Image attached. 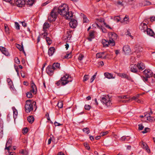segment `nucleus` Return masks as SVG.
I'll use <instances>...</instances> for the list:
<instances>
[{
  "instance_id": "nucleus-1",
  "label": "nucleus",
  "mask_w": 155,
  "mask_h": 155,
  "mask_svg": "<svg viewBox=\"0 0 155 155\" xmlns=\"http://www.w3.org/2000/svg\"><path fill=\"white\" fill-rule=\"evenodd\" d=\"M56 9L58 14H60L63 16H65L67 19L69 20L71 18L73 17L72 13L71 12H68V7L66 4H63L59 6L58 8H56Z\"/></svg>"
},
{
  "instance_id": "nucleus-2",
  "label": "nucleus",
  "mask_w": 155,
  "mask_h": 155,
  "mask_svg": "<svg viewBox=\"0 0 155 155\" xmlns=\"http://www.w3.org/2000/svg\"><path fill=\"white\" fill-rule=\"evenodd\" d=\"M109 40V41H107L104 40L106 43L105 44H104V46H108V45L110 46H114L115 45L114 41L116 40L117 38V35L114 32H110L108 33Z\"/></svg>"
},
{
  "instance_id": "nucleus-3",
  "label": "nucleus",
  "mask_w": 155,
  "mask_h": 155,
  "mask_svg": "<svg viewBox=\"0 0 155 155\" xmlns=\"http://www.w3.org/2000/svg\"><path fill=\"white\" fill-rule=\"evenodd\" d=\"M36 103L35 101L32 102L31 100H28L26 101V103L25 105V111L26 113H29L31 111L33 110V105L35 106Z\"/></svg>"
},
{
  "instance_id": "nucleus-4",
  "label": "nucleus",
  "mask_w": 155,
  "mask_h": 155,
  "mask_svg": "<svg viewBox=\"0 0 155 155\" xmlns=\"http://www.w3.org/2000/svg\"><path fill=\"white\" fill-rule=\"evenodd\" d=\"M58 15L56 8H54L51 12L50 14L48 16V20L51 22L54 21L56 19Z\"/></svg>"
},
{
  "instance_id": "nucleus-5",
  "label": "nucleus",
  "mask_w": 155,
  "mask_h": 155,
  "mask_svg": "<svg viewBox=\"0 0 155 155\" xmlns=\"http://www.w3.org/2000/svg\"><path fill=\"white\" fill-rule=\"evenodd\" d=\"M101 101L103 104H105L107 106H110L112 104L111 99L108 95H104L101 97Z\"/></svg>"
},
{
  "instance_id": "nucleus-6",
  "label": "nucleus",
  "mask_w": 155,
  "mask_h": 155,
  "mask_svg": "<svg viewBox=\"0 0 155 155\" xmlns=\"http://www.w3.org/2000/svg\"><path fill=\"white\" fill-rule=\"evenodd\" d=\"M61 81L62 85H64L67 84L69 82H71L72 81V79L69 75L65 74L63 77L61 78Z\"/></svg>"
},
{
  "instance_id": "nucleus-7",
  "label": "nucleus",
  "mask_w": 155,
  "mask_h": 155,
  "mask_svg": "<svg viewBox=\"0 0 155 155\" xmlns=\"http://www.w3.org/2000/svg\"><path fill=\"white\" fill-rule=\"evenodd\" d=\"M143 74L146 77L150 78L153 76V72L149 69H146L143 71Z\"/></svg>"
},
{
  "instance_id": "nucleus-8",
  "label": "nucleus",
  "mask_w": 155,
  "mask_h": 155,
  "mask_svg": "<svg viewBox=\"0 0 155 155\" xmlns=\"http://www.w3.org/2000/svg\"><path fill=\"white\" fill-rule=\"evenodd\" d=\"M151 111L150 113H145L144 117H146L147 120L150 122H152L154 120V119L153 117H151L150 115L152 114Z\"/></svg>"
},
{
  "instance_id": "nucleus-9",
  "label": "nucleus",
  "mask_w": 155,
  "mask_h": 155,
  "mask_svg": "<svg viewBox=\"0 0 155 155\" xmlns=\"http://www.w3.org/2000/svg\"><path fill=\"white\" fill-rule=\"evenodd\" d=\"M54 69L53 68V66L51 65H49L47 67L46 71L48 74L50 75H52L53 74Z\"/></svg>"
},
{
  "instance_id": "nucleus-10",
  "label": "nucleus",
  "mask_w": 155,
  "mask_h": 155,
  "mask_svg": "<svg viewBox=\"0 0 155 155\" xmlns=\"http://www.w3.org/2000/svg\"><path fill=\"white\" fill-rule=\"evenodd\" d=\"M71 20L69 23L70 27L72 28H75L76 27L77 25V21L73 19H71V18L69 20Z\"/></svg>"
},
{
  "instance_id": "nucleus-11",
  "label": "nucleus",
  "mask_w": 155,
  "mask_h": 155,
  "mask_svg": "<svg viewBox=\"0 0 155 155\" xmlns=\"http://www.w3.org/2000/svg\"><path fill=\"white\" fill-rule=\"evenodd\" d=\"M139 28L142 31L145 32L148 28L147 25L145 23H141L140 25Z\"/></svg>"
},
{
  "instance_id": "nucleus-12",
  "label": "nucleus",
  "mask_w": 155,
  "mask_h": 155,
  "mask_svg": "<svg viewBox=\"0 0 155 155\" xmlns=\"http://www.w3.org/2000/svg\"><path fill=\"white\" fill-rule=\"evenodd\" d=\"M25 4V0H17L15 2L16 5L19 7H22Z\"/></svg>"
},
{
  "instance_id": "nucleus-13",
  "label": "nucleus",
  "mask_w": 155,
  "mask_h": 155,
  "mask_svg": "<svg viewBox=\"0 0 155 155\" xmlns=\"http://www.w3.org/2000/svg\"><path fill=\"white\" fill-rule=\"evenodd\" d=\"M31 89L30 91L32 92L34 94L36 93L37 88L36 85L33 82L31 83Z\"/></svg>"
},
{
  "instance_id": "nucleus-14",
  "label": "nucleus",
  "mask_w": 155,
  "mask_h": 155,
  "mask_svg": "<svg viewBox=\"0 0 155 155\" xmlns=\"http://www.w3.org/2000/svg\"><path fill=\"white\" fill-rule=\"evenodd\" d=\"M118 75L122 78H125L128 80L132 81L130 77L125 73H118Z\"/></svg>"
},
{
  "instance_id": "nucleus-15",
  "label": "nucleus",
  "mask_w": 155,
  "mask_h": 155,
  "mask_svg": "<svg viewBox=\"0 0 155 155\" xmlns=\"http://www.w3.org/2000/svg\"><path fill=\"white\" fill-rule=\"evenodd\" d=\"M12 143V138L10 137L7 142L6 145V147L5 149H7L9 150V148L11 146Z\"/></svg>"
},
{
  "instance_id": "nucleus-16",
  "label": "nucleus",
  "mask_w": 155,
  "mask_h": 155,
  "mask_svg": "<svg viewBox=\"0 0 155 155\" xmlns=\"http://www.w3.org/2000/svg\"><path fill=\"white\" fill-rule=\"evenodd\" d=\"M137 68L140 70L142 71L145 68V66L143 63L139 62L137 64Z\"/></svg>"
},
{
  "instance_id": "nucleus-17",
  "label": "nucleus",
  "mask_w": 155,
  "mask_h": 155,
  "mask_svg": "<svg viewBox=\"0 0 155 155\" xmlns=\"http://www.w3.org/2000/svg\"><path fill=\"white\" fill-rule=\"evenodd\" d=\"M130 68L131 72L134 73H136L137 72V65L132 64L130 65Z\"/></svg>"
},
{
  "instance_id": "nucleus-18",
  "label": "nucleus",
  "mask_w": 155,
  "mask_h": 155,
  "mask_svg": "<svg viewBox=\"0 0 155 155\" xmlns=\"http://www.w3.org/2000/svg\"><path fill=\"white\" fill-rule=\"evenodd\" d=\"M94 31H91L89 33V37L87 38L89 41H91L92 39L94 38Z\"/></svg>"
},
{
  "instance_id": "nucleus-19",
  "label": "nucleus",
  "mask_w": 155,
  "mask_h": 155,
  "mask_svg": "<svg viewBox=\"0 0 155 155\" xmlns=\"http://www.w3.org/2000/svg\"><path fill=\"white\" fill-rule=\"evenodd\" d=\"M105 77L108 79H114L115 77H113L112 74L108 72H105L104 74Z\"/></svg>"
},
{
  "instance_id": "nucleus-20",
  "label": "nucleus",
  "mask_w": 155,
  "mask_h": 155,
  "mask_svg": "<svg viewBox=\"0 0 155 155\" xmlns=\"http://www.w3.org/2000/svg\"><path fill=\"white\" fill-rule=\"evenodd\" d=\"M97 20L99 22L102 23L103 22L104 23V25L107 28L111 29V28L110 27V26L107 25L105 22L104 21V19L103 18H99L97 19Z\"/></svg>"
},
{
  "instance_id": "nucleus-21",
  "label": "nucleus",
  "mask_w": 155,
  "mask_h": 155,
  "mask_svg": "<svg viewBox=\"0 0 155 155\" xmlns=\"http://www.w3.org/2000/svg\"><path fill=\"white\" fill-rule=\"evenodd\" d=\"M0 51L6 56H8L9 55V53L8 49H0Z\"/></svg>"
},
{
  "instance_id": "nucleus-22",
  "label": "nucleus",
  "mask_w": 155,
  "mask_h": 155,
  "mask_svg": "<svg viewBox=\"0 0 155 155\" xmlns=\"http://www.w3.org/2000/svg\"><path fill=\"white\" fill-rule=\"evenodd\" d=\"M123 53L126 55L130 54L132 53L131 49H122Z\"/></svg>"
},
{
  "instance_id": "nucleus-23",
  "label": "nucleus",
  "mask_w": 155,
  "mask_h": 155,
  "mask_svg": "<svg viewBox=\"0 0 155 155\" xmlns=\"http://www.w3.org/2000/svg\"><path fill=\"white\" fill-rule=\"evenodd\" d=\"M147 34L151 36H153L154 34L153 30L150 28H148L146 31Z\"/></svg>"
},
{
  "instance_id": "nucleus-24",
  "label": "nucleus",
  "mask_w": 155,
  "mask_h": 155,
  "mask_svg": "<svg viewBox=\"0 0 155 155\" xmlns=\"http://www.w3.org/2000/svg\"><path fill=\"white\" fill-rule=\"evenodd\" d=\"M7 81L8 83L9 87L11 90L13 89V85L12 81L10 79L8 78L7 80Z\"/></svg>"
},
{
  "instance_id": "nucleus-25",
  "label": "nucleus",
  "mask_w": 155,
  "mask_h": 155,
  "mask_svg": "<svg viewBox=\"0 0 155 155\" xmlns=\"http://www.w3.org/2000/svg\"><path fill=\"white\" fill-rule=\"evenodd\" d=\"M142 147L143 148L146 150L148 153L150 152V150L149 149H148V147L146 143H143L142 144Z\"/></svg>"
},
{
  "instance_id": "nucleus-26",
  "label": "nucleus",
  "mask_w": 155,
  "mask_h": 155,
  "mask_svg": "<svg viewBox=\"0 0 155 155\" xmlns=\"http://www.w3.org/2000/svg\"><path fill=\"white\" fill-rule=\"evenodd\" d=\"M130 139V137L128 136H125L122 137L120 139V140L122 141H128Z\"/></svg>"
},
{
  "instance_id": "nucleus-27",
  "label": "nucleus",
  "mask_w": 155,
  "mask_h": 155,
  "mask_svg": "<svg viewBox=\"0 0 155 155\" xmlns=\"http://www.w3.org/2000/svg\"><path fill=\"white\" fill-rule=\"evenodd\" d=\"M60 64L58 63H54L52 65L53 68L54 69H60Z\"/></svg>"
},
{
  "instance_id": "nucleus-28",
  "label": "nucleus",
  "mask_w": 155,
  "mask_h": 155,
  "mask_svg": "<svg viewBox=\"0 0 155 155\" xmlns=\"http://www.w3.org/2000/svg\"><path fill=\"white\" fill-rule=\"evenodd\" d=\"M50 26L49 23L46 22L45 23L43 26V31H46L47 29L49 28Z\"/></svg>"
},
{
  "instance_id": "nucleus-29",
  "label": "nucleus",
  "mask_w": 155,
  "mask_h": 155,
  "mask_svg": "<svg viewBox=\"0 0 155 155\" xmlns=\"http://www.w3.org/2000/svg\"><path fill=\"white\" fill-rule=\"evenodd\" d=\"M35 0H26L25 3L30 6H31L34 3Z\"/></svg>"
},
{
  "instance_id": "nucleus-30",
  "label": "nucleus",
  "mask_w": 155,
  "mask_h": 155,
  "mask_svg": "<svg viewBox=\"0 0 155 155\" xmlns=\"http://www.w3.org/2000/svg\"><path fill=\"white\" fill-rule=\"evenodd\" d=\"M27 120L29 123H32L34 121V118L32 116H29L27 117Z\"/></svg>"
},
{
  "instance_id": "nucleus-31",
  "label": "nucleus",
  "mask_w": 155,
  "mask_h": 155,
  "mask_svg": "<svg viewBox=\"0 0 155 155\" xmlns=\"http://www.w3.org/2000/svg\"><path fill=\"white\" fill-rule=\"evenodd\" d=\"M55 51V49H48V54L50 56L53 55Z\"/></svg>"
},
{
  "instance_id": "nucleus-32",
  "label": "nucleus",
  "mask_w": 155,
  "mask_h": 155,
  "mask_svg": "<svg viewBox=\"0 0 155 155\" xmlns=\"http://www.w3.org/2000/svg\"><path fill=\"white\" fill-rule=\"evenodd\" d=\"M71 31H69L67 32V35H68L66 36V38L68 40H69L71 38Z\"/></svg>"
},
{
  "instance_id": "nucleus-33",
  "label": "nucleus",
  "mask_w": 155,
  "mask_h": 155,
  "mask_svg": "<svg viewBox=\"0 0 155 155\" xmlns=\"http://www.w3.org/2000/svg\"><path fill=\"white\" fill-rule=\"evenodd\" d=\"M71 52L69 53H67L63 57V58H70L72 56L71 55Z\"/></svg>"
},
{
  "instance_id": "nucleus-34",
  "label": "nucleus",
  "mask_w": 155,
  "mask_h": 155,
  "mask_svg": "<svg viewBox=\"0 0 155 155\" xmlns=\"http://www.w3.org/2000/svg\"><path fill=\"white\" fill-rule=\"evenodd\" d=\"M46 40L48 45H50L52 43V41L51 39L49 37H46Z\"/></svg>"
},
{
  "instance_id": "nucleus-35",
  "label": "nucleus",
  "mask_w": 155,
  "mask_h": 155,
  "mask_svg": "<svg viewBox=\"0 0 155 155\" xmlns=\"http://www.w3.org/2000/svg\"><path fill=\"white\" fill-rule=\"evenodd\" d=\"M141 77L142 80L145 82H147L148 80V78H149V77H146L145 76H141Z\"/></svg>"
},
{
  "instance_id": "nucleus-36",
  "label": "nucleus",
  "mask_w": 155,
  "mask_h": 155,
  "mask_svg": "<svg viewBox=\"0 0 155 155\" xmlns=\"http://www.w3.org/2000/svg\"><path fill=\"white\" fill-rule=\"evenodd\" d=\"M57 105L58 107L60 108H62L63 106V103L61 101H59Z\"/></svg>"
},
{
  "instance_id": "nucleus-37",
  "label": "nucleus",
  "mask_w": 155,
  "mask_h": 155,
  "mask_svg": "<svg viewBox=\"0 0 155 155\" xmlns=\"http://www.w3.org/2000/svg\"><path fill=\"white\" fill-rule=\"evenodd\" d=\"M32 92L30 91L27 92L26 93V96L28 98H31L32 97Z\"/></svg>"
},
{
  "instance_id": "nucleus-38",
  "label": "nucleus",
  "mask_w": 155,
  "mask_h": 155,
  "mask_svg": "<svg viewBox=\"0 0 155 155\" xmlns=\"http://www.w3.org/2000/svg\"><path fill=\"white\" fill-rule=\"evenodd\" d=\"M98 28L99 29H100L102 31L103 33H106L107 32L105 28H102L99 25L97 24H96Z\"/></svg>"
},
{
  "instance_id": "nucleus-39",
  "label": "nucleus",
  "mask_w": 155,
  "mask_h": 155,
  "mask_svg": "<svg viewBox=\"0 0 155 155\" xmlns=\"http://www.w3.org/2000/svg\"><path fill=\"white\" fill-rule=\"evenodd\" d=\"M83 130L84 132H85L87 134H88L90 133V130L89 128L87 127L84 128L83 129Z\"/></svg>"
},
{
  "instance_id": "nucleus-40",
  "label": "nucleus",
  "mask_w": 155,
  "mask_h": 155,
  "mask_svg": "<svg viewBox=\"0 0 155 155\" xmlns=\"http://www.w3.org/2000/svg\"><path fill=\"white\" fill-rule=\"evenodd\" d=\"M15 27L16 29L19 30L20 29V25L17 22L15 23Z\"/></svg>"
},
{
  "instance_id": "nucleus-41",
  "label": "nucleus",
  "mask_w": 155,
  "mask_h": 155,
  "mask_svg": "<svg viewBox=\"0 0 155 155\" xmlns=\"http://www.w3.org/2000/svg\"><path fill=\"white\" fill-rule=\"evenodd\" d=\"M97 74V72H96L95 73V74L92 77V78H91V79H90L91 83H92L94 81V80L96 78Z\"/></svg>"
},
{
  "instance_id": "nucleus-42",
  "label": "nucleus",
  "mask_w": 155,
  "mask_h": 155,
  "mask_svg": "<svg viewBox=\"0 0 155 155\" xmlns=\"http://www.w3.org/2000/svg\"><path fill=\"white\" fill-rule=\"evenodd\" d=\"M114 19V21L118 22L120 20V18L119 16H116L115 17Z\"/></svg>"
},
{
  "instance_id": "nucleus-43",
  "label": "nucleus",
  "mask_w": 155,
  "mask_h": 155,
  "mask_svg": "<svg viewBox=\"0 0 155 155\" xmlns=\"http://www.w3.org/2000/svg\"><path fill=\"white\" fill-rule=\"evenodd\" d=\"M84 58V56L83 54H80L78 57V59L79 61H81Z\"/></svg>"
},
{
  "instance_id": "nucleus-44",
  "label": "nucleus",
  "mask_w": 155,
  "mask_h": 155,
  "mask_svg": "<svg viewBox=\"0 0 155 155\" xmlns=\"http://www.w3.org/2000/svg\"><path fill=\"white\" fill-rule=\"evenodd\" d=\"M150 131V129L148 127H146L145 128L144 130L142 131V133L143 134L147 133L148 131Z\"/></svg>"
},
{
  "instance_id": "nucleus-45",
  "label": "nucleus",
  "mask_w": 155,
  "mask_h": 155,
  "mask_svg": "<svg viewBox=\"0 0 155 155\" xmlns=\"http://www.w3.org/2000/svg\"><path fill=\"white\" fill-rule=\"evenodd\" d=\"M128 16L127 15H126L125 17L124 18V21L125 23H127L128 22Z\"/></svg>"
},
{
  "instance_id": "nucleus-46",
  "label": "nucleus",
  "mask_w": 155,
  "mask_h": 155,
  "mask_svg": "<svg viewBox=\"0 0 155 155\" xmlns=\"http://www.w3.org/2000/svg\"><path fill=\"white\" fill-rule=\"evenodd\" d=\"M15 62L17 64H19L20 63V61L17 57H15L14 59Z\"/></svg>"
},
{
  "instance_id": "nucleus-47",
  "label": "nucleus",
  "mask_w": 155,
  "mask_h": 155,
  "mask_svg": "<svg viewBox=\"0 0 155 155\" xmlns=\"http://www.w3.org/2000/svg\"><path fill=\"white\" fill-rule=\"evenodd\" d=\"M91 107L89 105L86 104L84 106V108L86 110H89L90 109Z\"/></svg>"
},
{
  "instance_id": "nucleus-48",
  "label": "nucleus",
  "mask_w": 155,
  "mask_h": 155,
  "mask_svg": "<svg viewBox=\"0 0 155 155\" xmlns=\"http://www.w3.org/2000/svg\"><path fill=\"white\" fill-rule=\"evenodd\" d=\"M103 54V53H97L96 54V58H99L102 57V54Z\"/></svg>"
},
{
  "instance_id": "nucleus-49",
  "label": "nucleus",
  "mask_w": 155,
  "mask_h": 155,
  "mask_svg": "<svg viewBox=\"0 0 155 155\" xmlns=\"http://www.w3.org/2000/svg\"><path fill=\"white\" fill-rule=\"evenodd\" d=\"M89 78V77L88 75H85L83 78V81H87V80H88Z\"/></svg>"
},
{
  "instance_id": "nucleus-50",
  "label": "nucleus",
  "mask_w": 155,
  "mask_h": 155,
  "mask_svg": "<svg viewBox=\"0 0 155 155\" xmlns=\"http://www.w3.org/2000/svg\"><path fill=\"white\" fill-rule=\"evenodd\" d=\"M108 132L107 131H106L105 132H104L101 133L100 134V135H101V137H103V136L107 135V134H108Z\"/></svg>"
},
{
  "instance_id": "nucleus-51",
  "label": "nucleus",
  "mask_w": 155,
  "mask_h": 155,
  "mask_svg": "<svg viewBox=\"0 0 155 155\" xmlns=\"http://www.w3.org/2000/svg\"><path fill=\"white\" fill-rule=\"evenodd\" d=\"M16 46L17 48H23V46L22 44H21V45L17 44Z\"/></svg>"
},
{
  "instance_id": "nucleus-52",
  "label": "nucleus",
  "mask_w": 155,
  "mask_h": 155,
  "mask_svg": "<svg viewBox=\"0 0 155 155\" xmlns=\"http://www.w3.org/2000/svg\"><path fill=\"white\" fill-rule=\"evenodd\" d=\"M138 129L139 130H141L144 128V127L142 124H139L138 125Z\"/></svg>"
},
{
  "instance_id": "nucleus-53",
  "label": "nucleus",
  "mask_w": 155,
  "mask_h": 155,
  "mask_svg": "<svg viewBox=\"0 0 155 155\" xmlns=\"http://www.w3.org/2000/svg\"><path fill=\"white\" fill-rule=\"evenodd\" d=\"M44 32L42 34V36L43 38H45L47 37V33L46 32V31H44Z\"/></svg>"
},
{
  "instance_id": "nucleus-54",
  "label": "nucleus",
  "mask_w": 155,
  "mask_h": 155,
  "mask_svg": "<svg viewBox=\"0 0 155 155\" xmlns=\"http://www.w3.org/2000/svg\"><path fill=\"white\" fill-rule=\"evenodd\" d=\"M123 1H118L117 2V4L118 5H120L121 6H123Z\"/></svg>"
},
{
  "instance_id": "nucleus-55",
  "label": "nucleus",
  "mask_w": 155,
  "mask_h": 155,
  "mask_svg": "<svg viewBox=\"0 0 155 155\" xmlns=\"http://www.w3.org/2000/svg\"><path fill=\"white\" fill-rule=\"evenodd\" d=\"M28 132V129L26 127L23 129L22 130V133L24 134H26Z\"/></svg>"
},
{
  "instance_id": "nucleus-56",
  "label": "nucleus",
  "mask_w": 155,
  "mask_h": 155,
  "mask_svg": "<svg viewBox=\"0 0 155 155\" xmlns=\"http://www.w3.org/2000/svg\"><path fill=\"white\" fill-rule=\"evenodd\" d=\"M21 153L24 155H27V151L26 150H22V151L21 152Z\"/></svg>"
},
{
  "instance_id": "nucleus-57",
  "label": "nucleus",
  "mask_w": 155,
  "mask_h": 155,
  "mask_svg": "<svg viewBox=\"0 0 155 155\" xmlns=\"http://www.w3.org/2000/svg\"><path fill=\"white\" fill-rule=\"evenodd\" d=\"M88 21V20L87 18V17L84 16L83 17V22L84 23H87Z\"/></svg>"
},
{
  "instance_id": "nucleus-58",
  "label": "nucleus",
  "mask_w": 155,
  "mask_h": 155,
  "mask_svg": "<svg viewBox=\"0 0 155 155\" xmlns=\"http://www.w3.org/2000/svg\"><path fill=\"white\" fill-rule=\"evenodd\" d=\"M61 84V79L56 83V84L58 86H59Z\"/></svg>"
},
{
  "instance_id": "nucleus-59",
  "label": "nucleus",
  "mask_w": 155,
  "mask_h": 155,
  "mask_svg": "<svg viewBox=\"0 0 155 155\" xmlns=\"http://www.w3.org/2000/svg\"><path fill=\"white\" fill-rule=\"evenodd\" d=\"M54 125L55 126H58L61 125L62 124H61L56 121L54 123Z\"/></svg>"
},
{
  "instance_id": "nucleus-60",
  "label": "nucleus",
  "mask_w": 155,
  "mask_h": 155,
  "mask_svg": "<svg viewBox=\"0 0 155 155\" xmlns=\"http://www.w3.org/2000/svg\"><path fill=\"white\" fill-rule=\"evenodd\" d=\"M128 2L129 4L132 5L134 2V0H128Z\"/></svg>"
},
{
  "instance_id": "nucleus-61",
  "label": "nucleus",
  "mask_w": 155,
  "mask_h": 155,
  "mask_svg": "<svg viewBox=\"0 0 155 155\" xmlns=\"http://www.w3.org/2000/svg\"><path fill=\"white\" fill-rule=\"evenodd\" d=\"M144 3L145 5H149L151 4V3L148 1H145Z\"/></svg>"
},
{
  "instance_id": "nucleus-62",
  "label": "nucleus",
  "mask_w": 155,
  "mask_h": 155,
  "mask_svg": "<svg viewBox=\"0 0 155 155\" xmlns=\"http://www.w3.org/2000/svg\"><path fill=\"white\" fill-rule=\"evenodd\" d=\"M4 27L6 32L8 31V28L7 25H5Z\"/></svg>"
},
{
  "instance_id": "nucleus-63",
  "label": "nucleus",
  "mask_w": 155,
  "mask_h": 155,
  "mask_svg": "<svg viewBox=\"0 0 155 155\" xmlns=\"http://www.w3.org/2000/svg\"><path fill=\"white\" fill-rule=\"evenodd\" d=\"M21 53H23L25 54V56H26L25 52L24 50V49H19Z\"/></svg>"
},
{
  "instance_id": "nucleus-64",
  "label": "nucleus",
  "mask_w": 155,
  "mask_h": 155,
  "mask_svg": "<svg viewBox=\"0 0 155 155\" xmlns=\"http://www.w3.org/2000/svg\"><path fill=\"white\" fill-rule=\"evenodd\" d=\"M155 20V17L152 16L150 18V20L152 22L154 21Z\"/></svg>"
}]
</instances>
